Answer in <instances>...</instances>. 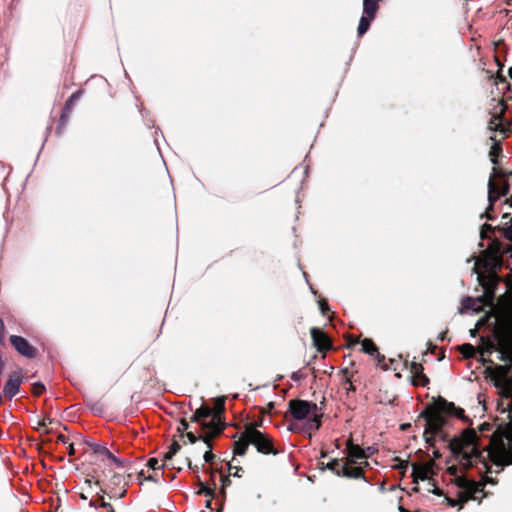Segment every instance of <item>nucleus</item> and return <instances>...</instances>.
<instances>
[{
    "instance_id": "obj_9",
    "label": "nucleus",
    "mask_w": 512,
    "mask_h": 512,
    "mask_svg": "<svg viewBox=\"0 0 512 512\" xmlns=\"http://www.w3.org/2000/svg\"><path fill=\"white\" fill-rule=\"evenodd\" d=\"M506 105L504 102H498L494 107L492 118L489 121L488 128L493 132H499L505 135L507 127L503 122L502 114L505 112ZM504 138V136H502Z\"/></svg>"
},
{
    "instance_id": "obj_29",
    "label": "nucleus",
    "mask_w": 512,
    "mask_h": 512,
    "mask_svg": "<svg viewBox=\"0 0 512 512\" xmlns=\"http://www.w3.org/2000/svg\"><path fill=\"white\" fill-rule=\"evenodd\" d=\"M499 228V231L507 238L509 239L510 241H512V226H505V227H502Z\"/></svg>"
},
{
    "instance_id": "obj_20",
    "label": "nucleus",
    "mask_w": 512,
    "mask_h": 512,
    "mask_svg": "<svg viewBox=\"0 0 512 512\" xmlns=\"http://www.w3.org/2000/svg\"><path fill=\"white\" fill-rule=\"evenodd\" d=\"M214 437L215 436H211V433H205L204 436H200V438L203 439L204 444L207 447V450L205 451L204 456H203L205 462H211L214 458V455L211 451V449H212L211 439Z\"/></svg>"
},
{
    "instance_id": "obj_44",
    "label": "nucleus",
    "mask_w": 512,
    "mask_h": 512,
    "mask_svg": "<svg viewBox=\"0 0 512 512\" xmlns=\"http://www.w3.org/2000/svg\"><path fill=\"white\" fill-rule=\"evenodd\" d=\"M202 491L205 492L207 495H211L212 494L211 489L206 488V487H203Z\"/></svg>"
},
{
    "instance_id": "obj_49",
    "label": "nucleus",
    "mask_w": 512,
    "mask_h": 512,
    "mask_svg": "<svg viewBox=\"0 0 512 512\" xmlns=\"http://www.w3.org/2000/svg\"><path fill=\"white\" fill-rule=\"evenodd\" d=\"M509 77L512 79V67L508 71Z\"/></svg>"
},
{
    "instance_id": "obj_43",
    "label": "nucleus",
    "mask_w": 512,
    "mask_h": 512,
    "mask_svg": "<svg viewBox=\"0 0 512 512\" xmlns=\"http://www.w3.org/2000/svg\"><path fill=\"white\" fill-rule=\"evenodd\" d=\"M125 492V490L121 491L120 493L114 492V496H118L119 498H121L125 495Z\"/></svg>"
},
{
    "instance_id": "obj_15",
    "label": "nucleus",
    "mask_w": 512,
    "mask_h": 512,
    "mask_svg": "<svg viewBox=\"0 0 512 512\" xmlns=\"http://www.w3.org/2000/svg\"><path fill=\"white\" fill-rule=\"evenodd\" d=\"M311 337L313 340L314 346L319 351H326L331 347L330 341L327 337V335L318 328H312L311 329Z\"/></svg>"
},
{
    "instance_id": "obj_24",
    "label": "nucleus",
    "mask_w": 512,
    "mask_h": 512,
    "mask_svg": "<svg viewBox=\"0 0 512 512\" xmlns=\"http://www.w3.org/2000/svg\"><path fill=\"white\" fill-rule=\"evenodd\" d=\"M179 449L180 445L177 442H173L170 445L169 450L164 454L162 465H167V462L172 459V457L179 451Z\"/></svg>"
},
{
    "instance_id": "obj_37",
    "label": "nucleus",
    "mask_w": 512,
    "mask_h": 512,
    "mask_svg": "<svg viewBox=\"0 0 512 512\" xmlns=\"http://www.w3.org/2000/svg\"><path fill=\"white\" fill-rule=\"evenodd\" d=\"M122 482V477L120 475H114L111 479V483L115 486L120 485Z\"/></svg>"
},
{
    "instance_id": "obj_31",
    "label": "nucleus",
    "mask_w": 512,
    "mask_h": 512,
    "mask_svg": "<svg viewBox=\"0 0 512 512\" xmlns=\"http://www.w3.org/2000/svg\"><path fill=\"white\" fill-rule=\"evenodd\" d=\"M44 389H45V387H44V385H43L42 383H39V382H38V383H35V384L33 385V393H34L35 395H40V394H42V392L44 391Z\"/></svg>"
},
{
    "instance_id": "obj_39",
    "label": "nucleus",
    "mask_w": 512,
    "mask_h": 512,
    "mask_svg": "<svg viewBox=\"0 0 512 512\" xmlns=\"http://www.w3.org/2000/svg\"><path fill=\"white\" fill-rule=\"evenodd\" d=\"M186 437L188 438L189 442H190V443H192V444H194V443L197 441V439H198V438L195 436V434H194V433H192V432H188V433L186 434Z\"/></svg>"
},
{
    "instance_id": "obj_10",
    "label": "nucleus",
    "mask_w": 512,
    "mask_h": 512,
    "mask_svg": "<svg viewBox=\"0 0 512 512\" xmlns=\"http://www.w3.org/2000/svg\"><path fill=\"white\" fill-rule=\"evenodd\" d=\"M434 474V462L428 461L424 464H412V477L413 481L428 480Z\"/></svg>"
},
{
    "instance_id": "obj_17",
    "label": "nucleus",
    "mask_w": 512,
    "mask_h": 512,
    "mask_svg": "<svg viewBox=\"0 0 512 512\" xmlns=\"http://www.w3.org/2000/svg\"><path fill=\"white\" fill-rule=\"evenodd\" d=\"M93 452L102 461L109 460L115 463L117 466H122V461L116 458L105 446L95 444L92 446Z\"/></svg>"
},
{
    "instance_id": "obj_48",
    "label": "nucleus",
    "mask_w": 512,
    "mask_h": 512,
    "mask_svg": "<svg viewBox=\"0 0 512 512\" xmlns=\"http://www.w3.org/2000/svg\"><path fill=\"white\" fill-rule=\"evenodd\" d=\"M449 471H450L451 473H455V471H456V467H450V468H449Z\"/></svg>"
},
{
    "instance_id": "obj_51",
    "label": "nucleus",
    "mask_w": 512,
    "mask_h": 512,
    "mask_svg": "<svg viewBox=\"0 0 512 512\" xmlns=\"http://www.w3.org/2000/svg\"><path fill=\"white\" fill-rule=\"evenodd\" d=\"M89 505H90L91 507H95V503H94L93 501H90Z\"/></svg>"
},
{
    "instance_id": "obj_4",
    "label": "nucleus",
    "mask_w": 512,
    "mask_h": 512,
    "mask_svg": "<svg viewBox=\"0 0 512 512\" xmlns=\"http://www.w3.org/2000/svg\"><path fill=\"white\" fill-rule=\"evenodd\" d=\"M250 444L254 445L261 453L267 454L273 451L270 438L258 431L252 424L246 426L240 438L234 442V453L244 455Z\"/></svg>"
},
{
    "instance_id": "obj_42",
    "label": "nucleus",
    "mask_w": 512,
    "mask_h": 512,
    "mask_svg": "<svg viewBox=\"0 0 512 512\" xmlns=\"http://www.w3.org/2000/svg\"><path fill=\"white\" fill-rule=\"evenodd\" d=\"M101 507H104V508H110L112 509L111 505L107 502H105L103 499L101 501V504H100Z\"/></svg>"
},
{
    "instance_id": "obj_13",
    "label": "nucleus",
    "mask_w": 512,
    "mask_h": 512,
    "mask_svg": "<svg viewBox=\"0 0 512 512\" xmlns=\"http://www.w3.org/2000/svg\"><path fill=\"white\" fill-rule=\"evenodd\" d=\"M10 341L14 348L23 356L32 358L35 356V349L28 343V341L20 336H11Z\"/></svg>"
},
{
    "instance_id": "obj_14",
    "label": "nucleus",
    "mask_w": 512,
    "mask_h": 512,
    "mask_svg": "<svg viewBox=\"0 0 512 512\" xmlns=\"http://www.w3.org/2000/svg\"><path fill=\"white\" fill-rule=\"evenodd\" d=\"M457 486L462 488L465 493V497L461 499L462 502H465L469 498H475V494L482 491V487L480 484H477L465 478H458Z\"/></svg>"
},
{
    "instance_id": "obj_38",
    "label": "nucleus",
    "mask_w": 512,
    "mask_h": 512,
    "mask_svg": "<svg viewBox=\"0 0 512 512\" xmlns=\"http://www.w3.org/2000/svg\"><path fill=\"white\" fill-rule=\"evenodd\" d=\"M319 306H320L321 313H322L323 315H325V314H326V312H327V311H328V309H329V308H328V305L326 304V302H324V301H320V302H319Z\"/></svg>"
},
{
    "instance_id": "obj_50",
    "label": "nucleus",
    "mask_w": 512,
    "mask_h": 512,
    "mask_svg": "<svg viewBox=\"0 0 512 512\" xmlns=\"http://www.w3.org/2000/svg\"><path fill=\"white\" fill-rule=\"evenodd\" d=\"M70 454H73L74 453V449L72 446H70V451H69Z\"/></svg>"
},
{
    "instance_id": "obj_45",
    "label": "nucleus",
    "mask_w": 512,
    "mask_h": 512,
    "mask_svg": "<svg viewBox=\"0 0 512 512\" xmlns=\"http://www.w3.org/2000/svg\"><path fill=\"white\" fill-rule=\"evenodd\" d=\"M433 493L436 494V495H441L442 494L441 490L438 489V488H434L433 489Z\"/></svg>"
},
{
    "instance_id": "obj_22",
    "label": "nucleus",
    "mask_w": 512,
    "mask_h": 512,
    "mask_svg": "<svg viewBox=\"0 0 512 512\" xmlns=\"http://www.w3.org/2000/svg\"><path fill=\"white\" fill-rule=\"evenodd\" d=\"M428 383V378L422 374V367L418 364L414 365V385H422L425 386Z\"/></svg>"
},
{
    "instance_id": "obj_19",
    "label": "nucleus",
    "mask_w": 512,
    "mask_h": 512,
    "mask_svg": "<svg viewBox=\"0 0 512 512\" xmlns=\"http://www.w3.org/2000/svg\"><path fill=\"white\" fill-rule=\"evenodd\" d=\"M378 10V0H364L363 2V13L370 17L374 18L376 12Z\"/></svg>"
},
{
    "instance_id": "obj_23",
    "label": "nucleus",
    "mask_w": 512,
    "mask_h": 512,
    "mask_svg": "<svg viewBox=\"0 0 512 512\" xmlns=\"http://www.w3.org/2000/svg\"><path fill=\"white\" fill-rule=\"evenodd\" d=\"M343 460L333 459L327 464V468L333 471L337 476H343Z\"/></svg>"
},
{
    "instance_id": "obj_8",
    "label": "nucleus",
    "mask_w": 512,
    "mask_h": 512,
    "mask_svg": "<svg viewBox=\"0 0 512 512\" xmlns=\"http://www.w3.org/2000/svg\"><path fill=\"white\" fill-rule=\"evenodd\" d=\"M488 190V198L491 203L509 191L508 183L500 176V171L495 167L488 182Z\"/></svg>"
},
{
    "instance_id": "obj_27",
    "label": "nucleus",
    "mask_w": 512,
    "mask_h": 512,
    "mask_svg": "<svg viewBox=\"0 0 512 512\" xmlns=\"http://www.w3.org/2000/svg\"><path fill=\"white\" fill-rule=\"evenodd\" d=\"M361 347H362L361 348L362 351L369 355H373L377 351V348L375 347L374 343L370 339H364L361 342Z\"/></svg>"
},
{
    "instance_id": "obj_35",
    "label": "nucleus",
    "mask_w": 512,
    "mask_h": 512,
    "mask_svg": "<svg viewBox=\"0 0 512 512\" xmlns=\"http://www.w3.org/2000/svg\"><path fill=\"white\" fill-rule=\"evenodd\" d=\"M483 229L480 231V235L482 238L484 237H488V233L492 230V226L490 225H487V226H482Z\"/></svg>"
},
{
    "instance_id": "obj_7",
    "label": "nucleus",
    "mask_w": 512,
    "mask_h": 512,
    "mask_svg": "<svg viewBox=\"0 0 512 512\" xmlns=\"http://www.w3.org/2000/svg\"><path fill=\"white\" fill-rule=\"evenodd\" d=\"M442 413L444 412L439 409L438 403L436 409L432 408L421 414V417H423L425 421L424 437L426 442H432L435 436L441 434V429L446 422Z\"/></svg>"
},
{
    "instance_id": "obj_1",
    "label": "nucleus",
    "mask_w": 512,
    "mask_h": 512,
    "mask_svg": "<svg viewBox=\"0 0 512 512\" xmlns=\"http://www.w3.org/2000/svg\"><path fill=\"white\" fill-rule=\"evenodd\" d=\"M491 428V424L485 422L479 425L478 431L467 429L451 441V450L463 467L480 465L481 469L491 471L495 466V472L499 473L504 466L512 465V430L505 433L494 431L489 444L483 446V433Z\"/></svg>"
},
{
    "instance_id": "obj_53",
    "label": "nucleus",
    "mask_w": 512,
    "mask_h": 512,
    "mask_svg": "<svg viewBox=\"0 0 512 512\" xmlns=\"http://www.w3.org/2000/svg\"><path fill=\"white\" fill-rule=\"evenodd\" d=\"M111 512H114L113 510H111Z\"/></svg>"
},
{
    "instance_id": "obj_16",
    "label": "nucleus",
    "mask_w": 512,
    "mask_h": 512,
    "mask_svg": "<svg viewBox=\"0 0 512 512\" xmlns=\"http://www.w3.org/2000/svg\"><path fill=\"white\" fill-rule=\"evenodd\" d=\"M21 382H22V377L20 374L16 373V374L11 375L4 387V390H3L4 395L9 398L14 397L19 392V387H20Z\"/></svg>"
},
{
    "instance_id": "obj_26",
    "label": "nucleus",
    "mask_w": 512,
    "mask_h": 512,
    "mask_svg": "<svg viewBox=\"0 0 512 512\" xmlns=\"http://www.w3.org/2000/svg\"><path fill=\"white\" fill-rule=\"evenodd\" d=\"M371 20L372 19L365 14L361 17L358 26V34L360 36L363 35L369 29Z\"/></svg>"
},
{
    "instance_id": "obj_47",
    "label": "nucleus",
    "mask_w": 512,
    "mask_h": 512,
    "mask_svg": "<svg viewBox=\"0 0 512 512\" xmlns=\"http://www.w3.org/2000/svg\"><path fill=\"white\" fill-rule=\"evenodd\" d=\"M80 497H81V499H83V500H86V499H87V495H86L85 493H83V492H81V493H80Z\"/></svg>"
},
{
    "instance_id": "obj_36",
    "label": "nucleus",
    "mask_w": 512,
    "mask_h": 512,
    "mask_svg": "<svg viewBox=\"0 0 512 512\" xmlns=\"http://www.w3.org/2000/svg\"><path fill=\"white\" fill-rule=\"evenodd\" d=\"M187 428H188V423L184 419H182L180 421V424H179L178 429H177L178 432L182 433L185 430H187Z\"/></svg>"
},
{
    "instance_id": "obj_52",
    "label": "nucleus",
    "mask_w": 512,
    "mask_h": 512,
    "mask_svg": "<svg viewBox=\"0 0 512 512\" xmlns=\"http://www.w3.org/2000/svg\"><path fill=\"white\" fill-rule=\"evenodd\" d=\"M509 224H512V219L510 220Z\"/></svg>"
},
{
    "instance_id": "obj_30",
    "label": "nucleus",
    "mask_w": 512,
    "mask_h": 512,
    "mask_svg": "<svg viewBox=\"0 0 512 512\" xmlns=\"http://www.w3.org/2000/svg\"><path fill=\"white\" fill-rule=\"evenodd\" d=\"M242 468L229 464V474L235 477H241Z\"/></svg>"
},
{
    "instance_id": "obj_12",
    "label": "nucleus",
    "mask_w": 512,
    "mask_h": 512,
    "mask_svg": "<svg viewBox=\"0 0 512 512\" xmlns=\"http://www.w3.org/2000/svg\"><path fill=\"white\" fill-rule=\"evenodd\" d=\"M224 411V398H218L215 401L213 417L211 419V436H216L222 431V426L220 425V415Z\"/></svg>"
},
{
    "instance_id": "obj_28",
    "label": "nucleus",
    "mask_w": 512,
    "mask_h": 512,
    "mask_svg": "<svg viewBox=\"0 0 512 512\" xmlns=\"http://www.w3.org/2000/svg\"><path fill=\"white\" fill-rule=\"evenodd\" d=\"M460 352L463 354L464 357L470 358L473 357L476 353V349L471 344H463L460 347Z\"/></svg>"
},
{
    "instance_id": "obj_21",
    "label": "nucleus",
    "mask_w": 512,
    "mask_h": 512,
    "mask_svg": "<svg viewBox=\"0 0 512 512\" xmlns=\"http://www.w3.org/2000/svg\"><path fill=\"white\" fill-rule=\"evenodd\" d=\"M490 139L493 141V145L491 146L489 156L491 162L493 164H497V157L501 152L500 140H497L495 136H490Z\"/></svg>"
},
{
    "instance_id": "obj_5",
    "label": "nucleus",
    "mask_w": 512,
    "mask_h": 512,
    "mask_svg": "<svg viewBox=\"0 0 512 512\" xmlns=\"http://www.w3.org/2000/svg\"><path fill=\"white\" fill-rule=\"evenodd\" d=\"M289 410L295 420H306L309 429H319L321 414L315 403L299 399L291 400L289 401Z\"/></svg>"
},
{
    "instance_id": "obj_6",
    "label": "nucleus",
    "mask_w": 512,
    "mask_h": 512,
    "mask_svg": "<svg viewBox=\"0 0 512 512\" xmlns=\"http://www.w3.org/2000/svg\"><path fill=\"white\" fill-rule=\"evenodd\" d=\"M348 455L343 463V476L347 478H362L363 468L362 464L367 465L366 454L364 450L352 444L350 441L347 443Z\"/></svg>"
},
{
    "instance_id": "obj_11",
    "label": "nucleus",
    "mask_w": 512,
    "mask_h": 512,
    "mask_svg": "<svg viewBox=\"0 0 512 512\" xmlns=\"http://www.w3.org/2000/svg\"><path fill=\"white\" fill-rule=\"evenodd\" d=\"M213 417L212 410L209 407H201L196 410L192 417V421L197 422L205 430V433H211V419Z\"/></svg>"
},
{
    "instance_id": "obj_2",
    "label": "nucleus",
    "mask_w": 512,
    "mask_h": 512,
    "mask_svg": "<svg viewBox=\"0 0 512 512\" xmlns=\"http://www.w3.org/2000/svg\"><path fill=\"white\" fill-rule=\"evenodd\" d=\"M498 266V258L492 255H484L477 258L473 267L477 274L478 282L483 286L485 294L475 299L468 298L463 305L467 309L479 312L484 306L493 305V287L497 282L495 269Z\"/></svg>"
},
{
    "instance_id": "obj_3",
    "label": "nucleus",
    "mask_w": 512,
    "mask_h": 512,
    "mask_svg": "<svg viewBox=\"0 0 512 512\" xmlns=\"http://www.w3.org/2000/svg\"><path fill=\"white\" fill-rule=\"evenodd\" d=\"M500 360L506 364L488 367L486 375L497 391L502 410L507 411L512 409V351L502 353Z\"/></svg>"
},
{
    "instance_id": "obj_25",
    "label": "nucleus",
    "mask_w": 512,
    "mask_h": 512,
    "mask_svg": "<svg viewBox=\"0 0 512 512\" xmlns=\"http://www.w3.org/2000/svg\"><path fill=\"white\" fill-rule=\"evenodd\" d=\"M503 326L506 334L512 340V306L511 309L505 315V318L503 320Z\"/></svg>"
},
{
    "instance_id": "obj_33",
    "label": "nucleus",
    "mask_w": 512,
    "mask_h": 512,
    "mask_svg": "<svg viewBox=\"0 0 512 512\" xmlns=\"http://www.w3.org/2000/svg\"><path fill=\"white\" fill-rule=\"evenodd\" d=\"M93 479H95V484L96 485L100 484V476H92L91 478H86L85 479V484H87L89 487H91Z\"/></svg>"
},
{
    "instance_id": "obj_41",
    "label": "nucleus",
    "mask_w": 512,
    "mask_h": 512,
    "mask_svg": "<svg viewBox=\"0 0 512 512\" xmlns=\"http://www.w3.org/2000/svg\"><path fill=\"white\" fill-rule=\"evenodd\" d=\"M445 500L451 505V506H455L457 504L456 500L454 499H451L449 497H446Z\"/></svg>"
},
{
    "instance_id": "obj_18",
    "label": "nucleus",
    "mask_w": 512,
    "mask_h": 512,
    "mask_svg": "<svg viewBox=\"0 0 512 512\" xmlns=\"http://www.w3.org/2000/svg\"><path fill=\"white\" fill-rule=\"evenodd\" d=\"M439 409L444 413L454 414L455 416L461 418L464 416V410L461 408H457L453 403L446 402L442 400L439 402Z\"/></svg>"
},
{
    "instance_id": "obj_46",
    "label": "nucleus",
    "mask_w": 512,
    "mask_h": 512,
    "mask_svg": "<svg viewBox=\"0 0 512 512\" xmlns=\"http://www.w3.org/2000/svg\"><path fill=\"white\" fill-rule=\"evenodd\" d=\"M46 424H47V423H46V420H45V419H43L41 422H39V426H41V427H45V426H46Z\"/></svg>"
},
{
    "instance_id": "obj_40",
    "label": "nucleus",
    "mask_w": 512,
    "mask_h": 512,
    "mask_svg": "<svg viewBox=\"0 0 512 512\" xmlns=\"http://www.w3.org/2000/svg\"><path fill=\"white\" fill-rule=\"evenodd\" d=\"M4 339V323L0 319V342H2Z\"/></svg>"
},
{
    "instance_id": "obj_32",
    "label": "nucleus",
    "mask_w": 512,
    "mask_h": 512,
    "mask_svg": "<svg viewBox=\"0 0 512 512\" xmlns=\"http://www.w3.org/2000/svg\"><path fill=\"white\" fill-rule=\"evenodd\" d=\"M79 98V94L78 93H74L70 98L69 100L67 101L66 103V108L67 109H70V107L73 105V103Z\"/></svg>"
},
{
    "instance_id": "obj_34",
    "label": "nucleus",
    "mask_w": 512,
    "mask_h": 512,
    "mask_svg": "<svg viewBox=\"0 0 512 512\" xmlns=\"http://www.w3.org/2000/svg\"><path fill=\"white\" fill-rule=\"evenodd\" d=\"M148 466H149L151 469H153V470L157 469V468L159 467V461H158V459H156V458H151V459H149V461H148Z\"/></svg>"
}]
</instances>
